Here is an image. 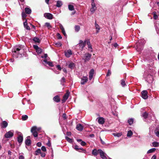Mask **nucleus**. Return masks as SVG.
Listing matches in <instances>:
<instances>
[{
  "label": "nucleus",
  "instance_id": "0eeeda50",
  "mask_svg": "<svg viewBox=\"0 0 159 159\" xmlns=\"http://www.w3.org/2000/svg\"><path fill=\"white\" fill-rule=\"evenodd\" d=\"M44 16L47 19L51 20L53 18L52 15L49 13H45L44 14Z\"/></svg>",
  "mask_w": 159,
  "mask_h": 159
},
{
  "label": "nucleus",
  "instance_id": "4468645a",
  "mask_svg": "<svg viewBox=\"0 0 159 159\" xmlns=\"http://www.w3.org/2000/svg\"><path fill=\"white\" fill-rule=\"evenodd\" d=\"M94 73V70L93 69H92L89 73V80H91L92 79Z\"/></svg>",
  "mask_w": 159,
  "mask_h": 159
},
{
  "label": "nucleus",
  "instance_id": "ddd939ff",
  "mask_svg": "<svg viewBox=\"0 0 159 159\" xmlns=\"http://www.w3.org/2000/svg\"><path fill=\"white\" fill-rule=\"evenodd\" d=\"M53 100L56 102H59L61 101V99L58 95H56L53 98Z\"/></svg>",
  "mask_w": 159,
  "mask_h": 159
},
{
  "label": "nucleus",
  "instance_id": "412c9836",
  "mask_svg": "<svg viewBox=\"0 0 159 159\" xmlns=\"http://www.w3.org/2000/svg\"><path fill=\"white\" fill-rule=\"evenodd\" d=\"M27 21V20H25V21L23 23L24 25L26 30H30V27L28 25Z\"/></svg>",
  "mask_w": 159,
  "mask_h": 159
},
{
  "label": "nucleus",
  "instance_id": "58836bf2",
  "mask_svg": "<svg viewBox=\"0 0 159 159\" xmlns=\"http://www.w3.org/2000/svg\"><path fill=\"white\" fill-rule=\"evenodd\" d=\"M133 135V132L131 130L129 131L127 134L128 137H130Z\"/></svg>",
  "mask_w": 159,
  "mask_h": 159
},
{
  "label": "nucleus",
  "instance_id": "72a5a7b5",
  "mask_svg": "<svg viewBox=\"0 0 159 159\" xmlns=\"http://www.w3.org/2000/svg\"><path fill=\"white\" fill-rule=\"evenodd\" d=\"M41 153V150L40 149H38L35 151V155H38L39 153Z\"/></svg>",
  "mask_w": 159,
  "mask_h": 159
},
{
  "label": "nucleus",
  "instance_id": "0e129e2a",
  "mask_svg": "<svg viewBox=\"0 0 159 159\" xmlns=\"http://www.w3.org/2000/svg\"><path fill=\"white\" fill-rule=\"evenodd\" d=\"M48 57V55L47 54H45L43 56H42V58H46Z\"/></svg>",
  "mask_w": 159,
  "mask_h": 159
},
{
  "label": "nucleus",
  "instance_id": "a878e982",
  "mask_svg": "<svg viewBox=\"0 0 159 159\" xmlns=\"http://www.w3.org/2000/svg\"><path fill=\"white\" fill-rule=\"evenodd\" d=\"M134 120L133 118H130L128 120V122L130 125H132L134 122Z\"/></svg>",
  "mask_w": 159,
  "mask_h": 159
},
{
  "label": "nucleus",
  "instance_id": "dca6fc26",
  "mask_svg": "<svg viewBox=\"0 0 159 159\" xmlns=\"http://www.w3.org/2000/svg\"><path fill=\"white\" fill-rule=\"evenodd\" d=\"M65 55L67 57H70V55L72 54V52L69 49L67 50V52H65Z\"/></svg>",
  "mask_w": 159,
  "mask_h": 159
},
{
  "label": "nucleus",
  "instance_id": "f8f14e48",
  "mask_svg": "<svg viewBox=\"0 0 159 159\" xmlns=\"http://www.w3.org/2000/svg\"><path fill=\"white\" fill-rule=\"evenodd\" d=\"M88 78L86 76H84L81 79V84H84L88 81Z\"/></svg>",
  "mask_w": 159,
  "mask_h": 159
},
{
  "label": "nucleus",
  "instance_id": "393cba45",
  "mask_svg": "<svg viewBox=\"0 0 159 159\" xmlns=\"http://www.w3.org/2000/svg\"><path fill=\"white\" fill-rule=\"evenodd\" d=\"M45 25L46 26L49 30L52 28V26L49 23L46 22L45 23Z\"/></svg>",
  "mask_w": 159,
  "mask_h": 159
},
{
  "label": "nucleus",
  "instance_id": "5701e85b",
  "mask_svg": "<svg viewBox=\"0 0 159 159\" xmlns=\"http://www.w3.org/2000/svg\"><path fill=\"white\" fill-rule=\"evenodd\" d=\"M33 40L35 43H40V40L39 38L36 37L34 38L33 39Z\"/></svg>",
  "mask_w": 159,
  "mask_h": 159
},
{
  "label": "nucleus",
  "instance_id": "a19ab883",
  "mask_svg": "<svg viewBox=\"0 0 159 159\" xmlns=\"http://www.w3.org/2000/svg\"><path fill=\"white\" fill-rule=\"evenodd\" d=\"M142 116L145 119H146L148 117V114L146 112H144L142 114Z\"/></svg>",
  "mask_w": 159,
  "mask_h": 159
},
{
  "label": "nucleus",
  "instance_id": "37998d69",
  "mask_svg": "<svg viewBox=\"0 0 159 159\" xmlns=\"http://www.w3.org/2000/svg\"><path fill=\"white\" fill-rule=\"evenodd\" d=\"M113 134L114 136H117L118 137L122 135V134L121 133H113Z\"/></svg>",
  "mask_w": 159,
  "mask_h": 159
},
{
  "label": "nucleus",
  "instance_id": "c03bdc74",
  "mask_svg": "<svg viewBox=\"0 0 159 159\" xmlns=\"http://www.w3.org/2000/svg\"><path fill=\"white\" fill-rule=\"evenodd\" d=\"M42 49L41 48H39L36 51V52L39 53H41L42 52Z\"/></svg>",
  "mask_w": 159,
  "mask_h": 159
},
{
  "label": "nucleus",
  "instance_id": "f704fd0d",
  "mask_svg": "<svg viewBox=\"0 0 159 159\" xmlns=\"http://www.w3.org/2000/svg\"><path fill=\"white\" fill-rule=\"evenodd\" d=\"M66 139V140L69 143H72L73 142V140L72 139H70L67 136H66L65 137Z\"/></svg>",
  "mask_w": 159,
  "mask_h": 159
},
{
  "label": "nucleus",
  "instance_id": "6e6d98bb",
  "mask_svg": "<svg viewBox=\"0 0 159 159\" xmlns=\"http://www.w3.org/2000/svg\"><path fill=\"white\" fill-rule=\"evenodd\" d=\"M62 117L64 120L66 119V115L65 113H63L62 115Z\"/></svg>",
  "mask_w": 159,
  "mask_h": 159
},
{
  "label": "nucleus",
  "instance_id": "39448f33",
  "mask_svg": "<svg viewBox=\"0 0 159 159\" xmlns=\"http://www.w3.org/2000/svg\"><path fill=\"white\" fill-rule=\"evenodd\" d=\"M13 135V133L11 131H10L6 133L4 135V137L7 138H11Z\"/></svg>",
  "mask_w": 159,
  "mask_h": 159
},
{
  "label": "nucleus",
  "instance_id": "1a4fd4ad",
  "mask_svg": "<svg viewBox=\"0 0 159 159\" xmlns=\"http://www.w3.org/2000/svg\"><path fill=\"white\" fill-rule=\"evenodd\" d=\"M20 48H17L16 49V50H15L14 51L15 53H16L18 54H20L21 55L22 53L23 52V49H22L21 47H20Z\"/></svg>",
  "mask_w": 159,
  "mask_h": 159
},
{
  "label": "nucleus",
  "instance_id": "c9c22d12",
  "mask_svg": "<svg viewBox=\"0 0 159 159\" xmlns=\"http://www.w3.org/2000/svg\"><path fill=\"white\" fill-rule=\"evenodd\" d=\"M153 18L155 20H157V19L158 16L156 14V11H154L153 12Z\"/></svg>",
  "mask_w": 159,
  "mask_h": 159
},
{
  "label": "nucleus",
  "instance_id": "7c9ffc66",
  "mask_svg": "<svg viewBox=\"0 0 159 159\" xmlns=\"http://www.w3.org/2000/svg\"><path fill=\"white\" fill-rule=\"evenodd\" d=\"M75 32H78L80 30V27L78 25H75Z\"/></svg>",
  "mask_w": 159,
  "mask_h": 159
},
{
  "label": "nucleus",
  "instance_id": "338daca9",
  "mask_svg": "<svg viewBox=\"0 0 159 159\" xmlns=\"http://www.w3.org/2000/svg\"><path fill=\"white\" fill-rule=\"evenodd\" d=\"M60 28L61 30V31L65 30L63 26L62 25H60Z\"/></svg>",
  "mask_w": 159,
  "mask_h": 159
},
{
  "label": "nucleus",
  "instance_id": "052dcab7",
  "mask_svg": "<svg viewBox=\"0 0 159 159\" xmlns=\"http://www.w3.org/2000/svg\"><path fill=\"white\" fill-rule=\"evenodd\" d=\"M57 68L59 70H61V68L59 65H57Z\"/></svg>",
  "mask_w": 159,
  "mask_h": 159
},
{
  "label": "nucleus",
  "instance_id": "bb28decb",
  "mask_svg": "<svg viewBox=\"0 0 159 159\" xmlns=\"http://www.w3.org/2000/svg\"><path fill=\"white\" fill-rule=\"evenodd\" d=\"M62 5V2L60 1H58L57 2L56 6L59 7H61Z\"/></svg>",
  "mask_w": 159,
  "mask_h": 159
},
{
  "label": "nucleus",
  "instance_id": "2eb2a0df",
  "mask_svg": "<svg viewBox=\"0 0 159 159\" xmlns=\"http://www.w3.org/2000/svg\"><path fill=\"white\" fill-rule=\"evenodd\" d=\"M99 150V149L98 150L95 148L93 149L92 151V154L94 156H97L98 154H99V152L98 151Z\"/></svg>",
  "mask_w": 159,
  "mask_h": 159
},
{
  "label": "nucleus",
  "instance_id": "774afa93",
  "mask_svg": "<svg viewBox=\"0 0 159 159\" xmlns=\"http://www.w3.org/2000/svg\"><path fill=\"white\" fill-rule=\"evenodd\" d=\"M19 159H24V157L23 155H20L19 157Z\"/></svg>",
  "mask_w": 159,
  "mask_h": 159
},
{
  "label": "nucleus",
  "instance_id": "6ab92c4d",
  "mask_svg": "<svg viewBox=\"0 0 159 159\" xmlns=\"http://www.w3.org/2000/svg\"><path fill=\"white\" fill-rule=\"evenodd\" d=\"M25 12L26 14H29L31 12V9L28 7H25Z\"/></svg>",
  "mask_w": 159,
  "mask_h": 159
},
{
  "label": "nucleus",
  "instance_id": "c756f323",
  "mask_svg": "<svg viewBox=\"0 0 159 159\" xmlns=\"http://www.w3.org/2000/svg\"><path fill=\"white\" fill-rule=\"evenodd\" d=\"M86 43L87 45H88V48H89L91 49H92L91 45H90V42L89 40H86Z\"/></svg>",
  "mask_w": 159,
  "mask_h": 159
},
{
  "label": "nucleus",
  "instance_id": "20e7f679",
  "mask_svg": "<svg viewBox=\"0 0 159 159\" xmlns=\"http://www.w3.org/2000/svg\"><path fill=\"white\" fill-rule=\"evenodd\" d=\"M141 96L143 99H146L148 98V92L147 91L144 90L141 92Z\"/></svg>",
  "mask_w": 159,
  "mask_h": 159
},
{
  "label": "nucleus",
  "instance_id": "9b49d317",
  "mask_svg": "<svg viewBox=\"0 0 159 159\" xmlns=\"http://www.w3.org/2000/svg\"><path fill=\"white\" fill-rule=\"evenodd\" d=\"M74 148L76 150L78 151L79 152H81L80 151H79V150H80L84 152V153H86V150L85 149H84L83 148H79V147L77 145H76L75 146Z\"/></svg>",
  "mask_w": 159,
  "mask_h": 159
},
{
  "label": "nucleus",
  "instance_id": "4d7b16f0",
  "mask_svg": "<svg viewBox=\"0 0 159 159\" xmlns=\"http://www.w3.org/2000/svg\"><path fill=\"white\" fill-rule=\"evenodd\" d=\"M80 144L83 146H84L86 145V144L85 142L82 141L81 142Z\"/></svg>",
  "mask_w": 159,
  "mask_h": 159
},
{
  "label": "nucleus",
  "instance_id": "f257e3e1",
  "mask_svg": "<svg viewBox=\"0 0 159 159\" xmlns=\"http://www.w3.org/2000/svg\"><path fill=\"white\" fill-rule=\"evenodd\" d=\"M86 44V40H85L84 42L82 40H80L79 43L78 44L79 48H80V50L82 51L84 49V48Z\"/></svg>",
  "mask_w": 159,
  "mask_h": 159
},
{
  "label": "nucleus",
  "instance_id": "13d9d810",
  "mask_svg": "<svg viewBox=\"0 0 159 159\" xmlns=\"http://www.w3.org/2000/svg\"><path fill=\"white\" fill-rule=\"evenodd\" d=\"M33 48L36 50L39 48L38 45H33Z\"/></svg>",
  "mask_w": 159,
  "mask_h": 159
},
{
  "label": "nucleus",
  "instance_id": "4c0bfd02",
  "mask_svg": "<svg viewBox=\"0 0 159 159\" xmlns=\"http://www.w3.org/2000/svg\"><path fill=\"white\" fill-rule=\"evenodd\" d=\"M68 8L69 9L70 11H73L74 9L73 6L71 5H68Z\"/></svg>",
  "mask_w": 159,
  "mask_h": 159
},
{
  "label": "nucleus",
  "instance_id": "ea45409f",
  "mask_svg": "<svg viewBox=\"0 0 159 159\" xmlns=\"http://www.w3.org/2000/svg\"><path fill=\"white\" fill-rule=\"evenodd\" d=\"M54 45L57 46H61L62 45V44L60 42H56L54 43Z\"/></svg>",
  "mask_w": 159,
  "mask_h": 159
},
{
  "label": "nucleus",
  "instance_id": "2f4dec72",
  "mask_svg": "<svg viewBox=\"0 0 159 159\" xmlns=\"http://www.w3.org/2000/svg\"><path fill=\"white\" fill-rule=\"evenodd\" d=\"M156 149L155 148H152L149 150L147 152V153L148 154L149 153L153 152L155 151Z\"/></svg>",
  "mask_w": 159,
  "mask_h": 159
},
{
  "label": "nucleus",
  "instance_id": "de8ad7c7",
  "mask_svg": "<svg viewBox=\"0 0 159 159\" xmlns=\"http://www.w3.org/2000/svg\"><path fill=\"white\" fill-rule=\"evenodd\" d=\"M34 137H36L38 136V134L37 131L32 132Z\"/></svg>",
  "mask_w": 159,
  "mask_h": 159
},
{
  "label": "nucleus",
  "instance_id": "69168bd1",
  "mask_svg": "<svg viewBox=\"0 0 159 159\" xmlns=\"http://www.w3.org/2000/svg\"><path fill=\"white\" fill-rule=\"evenodd\" d=\"M47 145L49 147L51 146V143L49 140H48V142L47 143Z\"/></svg>",
  "mask_w": 159,
  "mask_h": 159
},
{
  "label": "nucleus",
  "instance_id": "9d476101",
  "mask_svg": "<svg viewBox=\"0 0 159 159\" xmlns=\"http://www.w3.org/2000/svg\"><path fill=\"white\" fill-rule=\"evenodd\" d=\"M30 139V137L28 136L27 137V139L25 140V144L27 146H29L31 144V143Z\"/></svg>",
  "mask_w": 159,
  "mask_h": 159
},
{
  "label": "nucleus",
  "instance_id": "e2e57ef3",
  "mask_svg": "<svg viewBox=\"0 0 159 159\" xmlns=\"http://www.w3.org/2000/svg\"><path fill=\"white\" fill-rule=\"evenodd\" d=\"M42 145L41 143L40 142H38L37 143V146L39 147H40Z\"/></svg>",
  "mask_w": 159,
  "mask_h": 159
},
{
  "label": "nucleus",
  "instance_id": "6e6552de",
  "mask_svg": "<svg viewBox=\"0 0 159 159\" xmlns=\"http://www.w3.org/2000/svg\"><path fill=\"white\" fill-rule=\"evenodd\" d=\"M8 123L6 121H3L0 123V126L2 128L4 129L6 128L8 126Z\"/></svg>",
  "mask_w": 159,
  "mask_h": 159
},
{
  "label": "nucleus",
  "instance_id": "603ef678",
  "mask_svg": "<svg viewBox=\"0 0 159 159\" xmlns=\"http://www.w3.org/2000/svg\"><path fill=\"white\" fill-rule=\"evenodd\" d=\"M93 0V2H92V4H91L92 7H94H94H95V8H97L95 5V4L94 3V0Z\"/></svg>",
  "mask_w": 159,
  "mask_h": 159
},
{
  "label": "nucleus",
  "instance_id": "473e14b6",
  "mask_svg": "<svg viewBox=\"0 0 159 159\" xmlns=\"http://www.w3.org/2000/svg\"><path fill=\"white\" fill-rule=\"evenodd\" d=\"M21 16L22 18L23 19V20H24V19H25V18L27 16L26 15V14L25 13V12L24 11H23L22 12Z\"/></svg>",
  "mask_w": 159,
  "mask_h": 159
},
{
  "label": "nucleus",
  "instance_id": "bf43d9fd",
  "mask_svg": "<svg viewBox=\"0 0 159 159\" xmlns=\"http://www.w3.org/2000/svg\"><path fill=\"white\" fill-rule=\"evenodd\" d=\"M61 81L62 83H65L66 82L65 78L64 77H63L61 80Z\"/></svg>",
  "mask_w": 159,
  "mask_h": 159
},
{
  "label": "nucleus",
  "instance_id": "423d86ee",
  "mask_svg": "<svg viewBox=\"0 0 159 159\" xmlns=\"http://www.w3.org/2000/svg\"><path fill=\"white\" fill-rule=\"evenodd\" d=\"M99 150L98 151L102 159H107V157L105 156V153L101 149H99Z\"/></svg>",
  "mask_w": 159,
  "mask_h": 159
},
{
  "label": "nucleus",
  "instance_id": "b1692460",
  "mask_svg": "<svg viewBox=\"0 0 159 159\" xmlns=\"http://www.w3.org/2000/svg\"><path fill=\"white\" fill-rule=\"evenodd\" d=\"M37 130H39V129H37V128L36 126H33L31 129V132H33L35 131H37Z\"/></svg>",
  "mask_w": 159,
  "mask_h": 159
},
{
  "label": "nucleus",
  "instance_id": "3c124183",
  "mask_svg": "<svg viewBox=\"0 0 159 159\" xmlns=\"http://www.w3.org/2000/svg\"><path fill=\"white\" fill-rule=\"evenodd\" d=\"M57 38L58 39H61L62 38V37H61V34L59 33H58L57 34Z\"/></svg>",
  "mask_w": 159,
  "mask_h": 159
},
{
  "label": "nucleus",
  "instance_id": "aec40b11",
  "mask_svg": "<svg viewBox=\"0 0 159 159\" xmlns=\"http://www.w3.org/2000/svg\"><path fill=\"white\" fill-rule=\"evenodd\" d=\"M105 122L104 119L103 117H100L98 119V122L99 124H103Z\"/></svg>",
  "mask_w": 159,
  "mask_h": 159
},
{
  "label": "nucleus",
  "instance_id": "864d4df0",
  "mask_svg": "<svg viewBox=\"0 0 159 159\" xmlns=\"http://www.w3.org/2000/svg\"><path fill=\"white\" fill-rule=\"evenodd\" d=\"M111 72L110 71V70H108L107 73L106 75V76H110L111 75Z\"/></svg>",
  "mask_w": 159,
  "mask_h": 159
},
{
  "label": "nucleus",
  "instance_id": "f03ea898",
  "mask_svg": "<svg viewBox=\"0 0 159 159\" xmlns=\"http://www.w3.org/2000/svg\"><path fill=\"white\" fill-rule=\"evenodd\" d=\"M91 57V54L89 53H86L84 54V56L83 58L82 59L85 62L89 61Z\"/></svg>",
  "mask_w": 159,
  "mask_h": 159
},
{
  "label": "nucleus",
  "instance_id": "4be33fe9",
  "mask_svg": "<svg viewBox=\"0 0 159 159\" xmlns=\"http://www.w3.org/2000/svg\"><path fill=\"white\" fill-rule=\"evenodd\" d=\"M154 133L157 136L159 137V127L156 128L154 130Z\"/></svg>",
  "mask_w": 159,
  "mask_h": 159
},
{
  "label": "nucleus",
  "instance_id": "c85d7f7f",
  "mask_svg": "<svg viewBox=\"0 0 159 159\" xmlns=\"http://www.w3.org/2000/svg\"><path fill=\"white\" fill-rule=\"evenodd\" d=\"M28 117L27 115H23L22 116L21 119L22 120L25 121L26 120L28 119Z\"/></svg>",
  "mask_w": 159,
  "mask_h": 159
},
{
  "label": "nucleus",
  "instance_id": "680f3d73",
  "mask_svg": "<svg viewBox=\"0 0 159 159\" xmlns=\"http://www.w3.org/2000/svg\"><path fill=\"white\" fill-rule=\"evenodd\" d=\"M40 154L41 156L43 157H44L45 156L46 154L42 152H41V153H40Z\"/></svg>",
  "mask_w": 159,
  "mask_h": 159
},
{
  "label": "nucleus",
  "instance_id": "a211bd4d",
  "mask_svg": "<svg viewBox=\"0 0 159 159\" xmlns=\"http://www.w3.org/2000/svg\"><path fill=\"white\" fill-rule=\"evenodd\" d=\"M17 141L19 143H21L23 141V136L19 135L17 137Z\"/></svg>",
  "mask_w": 159,
  "mask_h": 159
},
{
  "label": "nucleus",
  "instance_id": "8fccbe9b",
  "mask_svg": "<svg viewBox=\"0 0 159 159\" xmlns=\"http://www.w3.org/2000/svg\"><path fill=\"white\" fill-rule=\"evenodd\" d=\"M47 64L50 66L51 67H53L54 66V65L50 61H48V62Z\"/></svg>",
  "mask_w": 159,
  "mask_h": 159
},
{
  "label": "nucleus",
  "instance_id": "5fc2aeb1",
  "mask_svg": "<svg viewBox=\"0 0 159 159\" xmlns=\"http://www.w3.org/2000/svg\"><path fill=\"white\" fill-rule=\"evenodd\" d=\"M41 150L43 152L46 151V147L44 146H42L41 147Z\"/></svg>",
  "mask_w": 159,
  "mask_h": 159
},
{
  "label": "nucleus",
  "instance_id": "f3484780",
  "mask_svg": "<svg viewBox=\"0 0 159 159\" xmlns=\"http://www.w3.org/2000/svg\"><path fill=\"white\" fill-rule=\"evenodd\" d=\"M83 126L80 124H77L76 126V129L79 131H81L83 129Z\"/></svg>",
  "mask_w": 159,
  "mask_h": 159
},
{
  "label": "nucleus",
  "instance_id": "7ed1b4c3",
  "mask_svg": "<svg viewBox=\"0 0 159 159\" xmlns=\"http://www.w3.org/2000/svg\"><path fill=\"white\" fill-rule=\"evenodd\" d=\"M70 93L69 91L67 90L66 91V93H65L63 97V98L61 100L62 103L64 102L68 98Z\"/></svg>",
  "mask_w": 159,
  "mask_h": 159
},
{
  "label": "nucleus",
  "instance_id": "79ce46f5",
  "mask_svg": "<svg viewBox=\"0 0 159 159\" xmlns=\"http://www.w3.org/2000/svg\"><path fill=\"white\" fill-rule=\"evenodd\" d=\"M137 48H136V50L138 51H139L143 49V46H141L140 47H139V46L137 45Z\"/></svg>",
  "mask_w": 159,
  "mask_h": 159
},
{
  "label": "nucleus",
  "instance_id": "49530a36",
  "mask_svg": "<svg viewBox=\"0 0 159 159\" xmlns=\"http://www.w3.org/2000/svg\"><path fill=\"white\" fill-rule=\"evenodd\" d=\"M95 27L96 30L98 29V30H100V27H99V25H98V24L96 23V21H95Z\"/></svg>",
  "mask_w": 159,
  "mask_h": 159
},
{
  "label": "nucleus",
  "instance_id": "09e8293b",
  "mask_svg": "<svg viewBox=\"0 0 159 159\" xmlns=\"http://www.w3.org/2000/svg\"><path fill=\"white\" fill-rule=\"evenodd\" d=\"M97 8L94 7H91L90 9V11H91V12H93H93L96 10Z\"/></svg>",
  "mask_w": 159,
  "mask_h": 159
},
{
  "label": "nucleus",
  "instance_id": "e433bc0d",
  "mask_svg": "<svg viewBox=\"0 0 159 159\" xmlns=\"http://www.w3.org/2000/svg\"><path fill=\"white\" fill-rule=\"evenodd\" d=\"M152 145L154 147H157L159 146V143L157 142H154L152 143Z\"/></svg>",
  "mask_w": 159,
  "mask_h": 159
},
{
  "label": "nucleus",
  "instance_id": "a18cd8bd",
  "mask_svg": "<svg viewBox=\"0 0 159 159\" xmlns=\"http://www.w3.org/2000/svg\"><path fill=\"white\" fill-rule=\"evenodd\" d=\"M121 84L124 87L125 85L126 84L125 83V81L124 80H121Z\"/></svg>",
  "mask_w": 159,
  "mask_h": 159
},
{
  "label": "nucleus",
  "instance_id": "cd10ccee",
  "mask_svg": "<svg viewBox=\"0 0 159 159\" xmlns=\"http://www.w3.org/2000/svg\"><path fill=\"white\" fill-rule=\"evenodd\" d=\"M75 66V65L73 62L70 63L68 66L69 68L71 69H73Z\"/></svg>",
  "mask_w": 159,
  "mask_h": 159
}]
</instances>
